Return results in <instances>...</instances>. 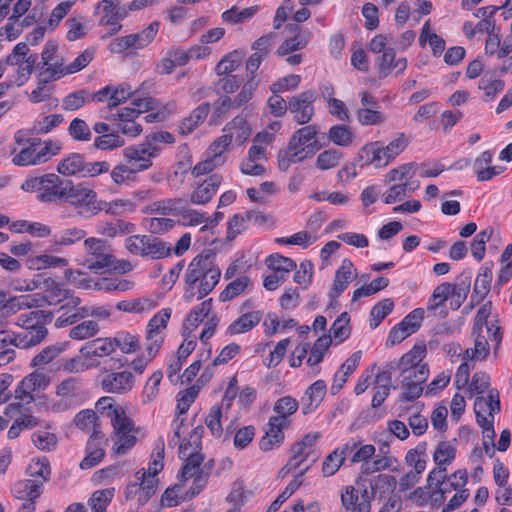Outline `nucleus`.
<instances>
[{
  "label": "nucleus",
  "mask_w": 512,
  "mask_h": 512,
  "mask_svg": "<svg viewBox=\"0 0 512 512\" xmlns=\"http://www.w3.org/2000/svg\"><path fill=\"white\" fill-rule=\"evenodd\" d=\"M357 447V443H353L352 446L349 443L343 445L342 447L336 448L332 453H330L322 464V472L324 476H332L334 475L341 465L343 464L346 454L350 449H354Z\"/></svg>",
  "instance_id": "obj_33"
},
{
  "label": "nucleus",
  "mask_w": 512,
  "mask_h": 512,
  "mask_svg": "<svg viewBox=\"0 0 512 512\" xmlns=\"http://www.w3.org/2000/svg\"><path fill=\"white\" fill-rule=\"evenodd\" d=\"M212 310V298L204 300L202 303L197 305L186 317L182 329L183 335L187 332L190 334L194 331L200 323L206 318Z\"/></svg>",
  "instance_id": "obj_32"
},
{
  "label": "nucleus",
  "mask_w": 512,
  "mask_h": 512,
  "mask_svg": "<svg viewBox=\"0 0 512 512\" xmlns=\"http://www.w3.org/2000/svg\"><path fill=\"white\" fill-rule=\"evenodd\" d=\"M349 323V314L347 312L341 313L330 328L331 338L333 337L338 343L345 341L350 335Z\"/></svg>",
  "instance_id": "obj_58"
},
{
  "label": "nucleus",
  "mask_w": 512,
  "mask_h": 512,
  "mask_svg": "<svg viewBox=\"0 0 512 512\" xmlns=\"http://www.w3.org/2000/svg\"><path fill=\"white\" fill-rule=\"evenodd\" d=\"M48 330L44 325H38L34 329L22 330L9 338V343L21 349H28L39 345L47 337Z\"/></svg>",
  "instance_id": "obj_25"
},
{
  "label": "nucleus",
  "mask_w": 512,
  "mask_h": 512,
  "mask_svg": "<svg viewBox=\"0 0 512 512\" xmlns=\"http://www.w3.org/2000/svg\"><path fill=\"white\" fill-rule=\"evenodd\" d=\"M175 137L168 131L153 132L145 136L144 140L135 145L123 149V158L129 161H137L146 167H151L154 158H157L162 151L163 144H172Z\"/></svg>",
  "instance_id": "obj_2"
},
{
  "label": "nucleus",
  "mask_w": 512,
  "mask_h": 512,
  "mask_svg": "<svg viewBox=\"0 0 512 512\" xmlns=\"http://www.w3.org/2000/svg\"><path fill=\"white\" fill-rule=\"evenodd\" d=\"M299 408L297 399L291 396L279 398L273 407V411L277 414L274 417H284L287 424H291L290 416L296 413Z\"/></svg>",
  "instance_id": "obj_49"
},
{
  "label": "nucleus",
  "mask_w": 512,
  "mask_h": 512,
  "mask_svg": "<svg viewBox=\"0 0 512 512\" xmlns=\"http://www.w3.org/2000/svg\"><path fill=\"white\" fill-rule=\"evenodd\" d=\"M27 265L30 269L42 270L51 267H65L68 265V261L62 257L43 254L28 258Z\"/></svg>",
  "instance_id": "obj_46"
},
{
  "label": "nucleus",
  "mask_w": 512,
  "mask_h": 512,
  "mask_svg": "<svg viewBox=\"0 0 512 512\" xmlns=\"http://www.w3.org/2000/svg\"><path fill=\"white\" fill-rule=\"evenodd\" d=\"M500 399L497 390H490L489 394L485 396H478L474 402V411L476 414V421L479 425V420L486 419L494 421V413L500 412Z\"/></svg>",
  "instance_id": "obj_21"
},
{
  "label": "nucleus",
  "mask_w": 512,
  "mask_h": 512,
  "mask_svg": "<svg viewBox=\"0 0 512 512\" xmlns=\"http://www.w3.org/2000/svg\"><path fill=\"white\" fill-rule=\"evenodd\" d=\"M343 153L337 149H328L321 152L316 160V167L320 170L332 169L340 163Z\"/></svg>",
  "instance_id": "obj_61"
},
{
  "label": "nucleus",
  "mask_w": 512,
  "mask_h": 512,
  "mask_svg": "<svg viewBox=\"0 0 512 512\" xmlns=\"http://www.w3.org/2000/svg\"><path fill=\"white\" fill-rule=\"evenodd\" d=\"M318 133L319 129L316 125L304 126L293 133L288 146L295 152H302L301 155L306 159L312 156L320 148L317 145L316 140L311 142L315 139Z\"/></svg>",
  "instance_id": "obj_15"
},
{
  "label": "nucleus",
  "mask_w": 512,
  "mask_h": 512,
  "mask_svg": "<svg viewBox=\"0 0 512 512\" xmlns=\"http://www.w3.org/2000/svg\"><path fill=\"white\" fill-rule=\"evenodd\" d=\"M493 262H485L479 269L473 288V298L481 302L488 295L493 279Z\"/></svg>",
  "instance_id": "obj_28"
},
{
  "label": "nucleus",
  "mask_w": 512,
  "mask_h": 512,
  "mask_svg": "<svg viewBox=\"0 0 512 512\" xmlns=\"http://www.w3.org/2000/svg\"><path fill=\"white\" fill-rule=\"evenodd\" d=\"M55 395L59 398L53 403L54 412H63L80 406L85 399L84 380L81 376H68L55 386Z\"/></svg>",
  "instance_id": "obj_6"
},
{
  "label": "nucleus",
  "mask_w": 512,
  "mask_h": 512,
  "mask_svg": "<svg viewBox=\"0 0 512 512\" xmlns=\"http://www.w3.org/2000/svg\"><path fill=\"white\" fill-rule=\"evenodd\" d=\"M56 170L66 177L94 178L108 173L110 163L108 161H87L81 153H70L62 158Z\"/></svg>",
  "instance_id": "obj_4"
},
{
  "label": "nucleus",
  "mask_w": 512,
  "mask_h": 512,
  "mask_svg": "<svg viewBox=\"0 0 512 512\" xmlns=\"http://www.w3.org/2000/svg\"><path fill=\"white\" fill-rule=\"evenodd\" d=\"M187 204V201L183 198H170L154 202L150 206L152 213H158L161 215H175L180 216L183 207Z\"/></svg>",
  "instance_id": "obj_42"
},
{
  "label": "nucleus",
  "mask_w": 512,
  "mask_h": 512,
  "mask_svg": "<svg viewBox=\"0 0 512 512\" xmlns=\"http://www.w3.org/2000/svg\"><path fill=\"white\" fill-rule=\"evenodd\" d=\"M86 234L81 228H66L53 236V243L58 246H69L84 239Z\"/></svg>",
  "instance_id": "obj_52"
},
{
  "label": "nucleus",
  "mask_w": 512,
  "mask_h": 512,
  "mask_svg": "<svg viewBox=\"0 0 512 512\" xmlns=\"http://www.w3.org/2000/svg\"><path fill=\"white\" fill-rule=\"evenodd\" d=\"M357 276L354 265L349 259H344L336 270L333 286L329 292V298H338Z\"/></svg>",
  "instance_id": "obj_22"
},
{
  "label": "nucleus",
  "mask_w": 512,
  "mask_h": 512,
  "mask_svg": "<svg viewBox=\"0 0 512 512\" xmlns=\"http://www.w3.org/2000/svg\"><path fill=\"white\" fill-rule=\"evenodd\" d=\"M222 180L223 178L219 174H213L208 177L191 193V203L196 205H205L210 202V200L216 194L219 186L221 185Z\"/></svg>",
  "instance_id": "obj_26"
},
{
  "label": "nucleus",
  "mask_w": 512,
  "mask_h": 512,
  "mask_svg": "<svg viewBox=\"0 0 512 512\" xmlns=\"http://www.w3.org/2000/svg\"><path fill=\"white\" fill-rule=\"evenodd\" d=\"M70 203L77 209H82L80 214L90 216L98 214L105 208L104 201L97 198V193L84 183L74 184L72 180H67V190L64 201Z\"/></svg>",
  "instance_id": "obj_7"
},
{
  "label": "nucleus",
  "mask_w": 512,
  "mask_h": 512,
  "mask_svg": "<svg viewBox=\"0 0 512 512\" xmlns=\"http://www.w3.org/2000/svg\"><path fill=\"white\" fill-rule=\"evenodd\" d=\"M262 319V312L252 311L241 315L233 321L227 328L226 333L229 335H236L250 331Z\"/></svg>",
  "instance_id": "obj_35"
},
{
  "label": "nucleus",
  "mask_w": 512,
  "mask_h": 512,
  "mask_svg": "<svg viewBox=\"0 0 512 512\" xmlns=\"http://www.w3.org/2000/svg\"><path fill=\"white\" fill-rule=\"evenodd\" d=\"M100 328L96 321L87 320L72 327L69 331V337L73 340H85L94 337Z\"/></svg>",
  "instance_id": "obj_55"
},
{
  "label": "nucleus",
  "mask_w": 512,
  "mask_h": 512,
  "mask_svg": "<svg viewBox=\"0 0 512 512\" xmlns=\"http://www.w3.org/2000/svg\"><path fill=\"white\" fill-rule=\"evenodd\" d=\"M135 230L133 223L117 219L113 222H102L97 226V232L103 236L114 238L118 235H127Z\"/></svg>",
  "instance_id": "obj_37"
},
{
  "label": "nucleus",
  "mask_w": 512,
  "mask_h": 512,
  "mask_svg": "<svg viewBox=\"0 0 512 512\" xmlns=\"http://www.w3.org/2000/svg\"><path fill=\"white\" fill-rule=\"evenodd\" d=\"M358 122L362 126H377L385 122L386 117L378 108H359L356 111Z\"/></svg>",
  "instance_id": "obj_57"
},
{
  "label": "nucleus",
  "mask_w": 512,
  "mask_h": 512,
  "mask_svg": "<svg viewBox=\"0 0 512 512\" xmlns=\"http://www.w3.org/2000/svg\"><path fill=\"white\" fill-rule=\"evenodd\" d=\"M394 302L390 298L377 302L370 312V327L375 329L393 310Z\"/></svg>",
  "instance_id": "obj_51"
},
{
  "label": "nucleus",
  "mask_w": 512,
  "mask_h": 512,
  "mask_svg": "<svg viewBox=\"0 0 512 512\" xmlns=\"http://www.w3.org/2000/svg\"><path fill=\"white\" fill-rule=\"evenodd\" d=\"M266 264L270 269L279 273H289L297 267L296 262L293 259L282 256L278 253L270 255L266 259Z\"/></svg>",
  "instance_id": "obj_64"
},
{
  "label": "nucleus",
  "mask_w": 512,
  "mask_h": 512,
  "mask_svg": "<svg viewBox=\"0 0 512 512\" xmlns=\"http://www.w3.org/2000/svg\"><path fill=\"white\" fill-rule=\"evenodd\" d=\"M259 11V6H251L239 10L237 6H232L230 9L222 13V19L224 22L235 25L243 23L251 19Z\"/></svg>",
  "instance_id": "obj_45"
},
{
  "label": "nucleus",
  "mask_w": 512,
  "mask_h": 512,
  "mask_svg": "<svg viewBox=\"0 0 512 512\" xmlns=\"http://www.w3.org/2000/svg\"><path fill=\"white\" fill-rule=\"evenodd\" d=\"M126 249L133 255L161 259L171 254V247L151 235H131L125 240Z\"/></svg>",
  "instance_id": "obj_10"
},
{
  "label": "nucleus",
  "mask_w": 512,
  "mask_h": 512,
  "mask_svg": "<svg viewBox=\"0 0 512 512\" xmlns=\"http://www.w3.org/2000/svg\"><path fill=\"white\" fill-rule=\"evenodd\" d=\"M52 320V313L43 310H34L25 314H21L17 318L16 324L22 328V330L34 329L38 325H46L47 322Z\"/></svg>",
  "instance_id": "obj_38"
},
{
  "label": "nucleus",
  "mask_w": 512,
  "mask_h": 512,
  "mask_svg": "<svg viewBox=\"0 0 512 512\" xmlns=\"http://www.w3.org/2000/svg\"><path fill=\"white\" fill-rule=\"evenodd\" d=\"M110 421L113 427L111 434V439L114 442L113 451L116 455H125L135 446L138 429L124 409L112 411Z\"/></svg>",
  "instance_id": "obj_5"
},
{
  "label": "nucleus",
  "mask_w": 512,
  "mask_h": 512,
  "mask_svg": "<svg viewBox=\"0 0 512 512\" xmlns=\"http://www.w3.org/2000/svg\"><path fill=\"white\" fill-rule=\"evenodd\" d=\"M104 434L99 430H94L90 436L86 451V457L80 462V468L83 470L90 469L97 465L105 456V450L102 447Z\"/></svg>",
  "instance_id": "obj_23"
},
{
  "label": "nucleus",
  "mask_w": 512,
  "mask_h": 512,
  "mask_svg": "<svg viewBox=\"0 0 512 512\" xmlns=\"http://www.w3.org/2000/svg\"><path fill=\"white\" fill-rule=\"evenodd\" d=\"M85 258L83 265L89 270L100 272L113 268L114 255L106 240L90 237L84 241Z\"/></svg>",
  "instance_id": "obj_8"
},
{
  "label": "nucleus",
  "mask_w": 512,
  "mask_h": 512,
  "mask_svg": "<svg viewBox=\"0 0 512 512\" xmlns=\"http://www.w3.org/2000/svg\"><path fill=\"white\" fill-rule=\"evenodd\" d=\"M244 53L240 50H233L222 57L215 67L217 75H230L236 71L242 63Z\"/></svg>",
  "instance_id": "obj_43"
},
{
  "label": "nucleus",
  "mask_w": 512,
  "mask_h": 512,
  "mask_svg": "<svg viewBox=\"0 0 512 512\" xmlns=\"http://www.w3.org/2000/svg\"><path fill=\"white\" fill-rule=\"evenodd\" d=\"M284 417H270L265 429V435L259 442L262 451H270L278 448L284 441L283 429L288 428Z\"/></svg>",
  "instance_id": "obj_16"
},
{
  "label": "nucleus",
  "mask_w": 512,
  "mask_h": 512,
  "mask_svg": "<svg viewBox=\"0 0 512 512\" xmlns=\"http://www.w3.org/2000/svg\"><path fill=\"white\" fill-rule=\"evenodd\" d=\"M60 150L61 143L56 140H46L43 146L40 142H33L15 154L12 163L16 166L40 165L49 161Z\"/></svg>",
  "instance_id": "obj_9"
},
{
  "label": "nucleus",
  "mask_w": 512,
  "mask_h": 512,
  "mask_svg": "<svg viewBox=\"0 0 512 512\" xmlns=\"http://www.w3.org/2000/svg\"><path fill=\"white\" fill-rule=\"evenodd\" d=\"M373 493L366 488L359 496L358 491L353 486H347L341 494V503L346 510L352 512H370Z\"/></svg>",
  "instance_id": "obj_18"
},
{
  "label": "nucleus",
  "mask_w": 512,
  "mask_h": 512,
  "mask_svg": "<svg viewBox=\"0 0 512 512\" xmlns=\"http://www.w3.org/2000/svg\"><path fill=\"white\" fill-rule=\"evenodd\" d=\"M43 491V482L33 479H25L18 481L12 488L13 495L25 502H34Z\"/></svg>",
  "instance_id": "obj_30"
},
{
  "label": "nucleus",
  "mask_w": 512,
  "mask_h": 512,
  "mask_svg": "<svg viewBox=\"0 0 512 512\" xmlns=\"http://www.w3.org/2000/svg\"><path fill=\"white\" fill-rule=\"evenodd\" d=\"M134 377L129 371L112 372L101 381L102 389L107 393L121 394L133 387Z\"/></svg>",
  "instance_id": "obj_24"
},
{
  "label": "nucleus",
  "mask_w": 512,
  "mask_h": 512,
  "mask_svg": "<svg viewBox=\"0 0 512 512\" xmlns=\"http://www.w3.org/2000/svg\"><path fill=\"white\" fill-rule=\"evenodd\" d=\"M115 351L112 337L96 338L80 348L79 353L87 360L109 357Z\"/></svg>",
  "instance_id": "obj_27"
},
{
  "label": "nucleus",
  "mask_w": 512,
  "mask_h": 512,
  "mask_svg": "<svg viewBox=\"0 0 512 512\" xmlns=\"http://www.w3.org/2000/svg\"><path fill=\"white\" fill-rule=\"evenodd\" d=\"M327 392V385L324 380H317L312 383L302 398L303 413L306 415L316 409L323 401Z\"/></svg>",
  "instance_id": "obj_29"
},
{
  "label": "nucleus",
  "mask_w": 512,
  "mask_h": 512,
  "mask_svg": "<svg viewBox=\"0 0 512 512\" xmlns=\"http://www.w3.org/2000/svg\"><path fill=\"white\" fill-rule=\"evenodd\" d=\"M19 289L26 291L42 289L44 292H46L48 295L43 296L41 299H36L33 297L32 301L37 307L42 306V302L52 305L69 298L68 291L63 290L58 282L50 277L44 278L41 275H38L37 279L31 280L26 284L25 287H19Z\"/></svg>",
  "instance_id": "obj_11"
},
{
  "label": "nucleus",
  "mask_w": 512,
  "mask_h": 512,
  "mask_svg": "<svg viewBox=\"0 0 512 512\" xmlns=\"http://www.w3.org/2000/svg\"><path fill=\"white\" fill-rule=\"evenodd\" d=\"M415 190L416 187H411L410 182L394 184L383 194V201L386 204H394L406 198L408 196V192H413Z\"/></svg>",
  "instance_id": "obj_56"
},
{
  "label": "nucleus",
  "mask_w": 512,
  "mask_h": 512,
  "mask_svg": "<svg viewBox=\"0 0 512 512\" xmlns=\"http://www.w3.org/2000/svg\"><path fill=\"white\" fill-rule=\"evenodd\" d=\"M389 163V160L386 159L384 144L381 141L365 144L357 155V164L360 167L373 165L375 168H383Z\"/></svg>",
  "instance_id": "obj_17"
},
{
  "label": "nucleus",
  "mask_w": 512,
  "mask_h": 512,
  "mask_svg": "<svg viewBox=\"0 0 512 512\" xmlns=\"http://www.w3.org/2000/svg\"><path fill=\"white\" fill-rule=\"evenodd\" d=\"M250 284V279L247 276L236 278L229 283L226 288L220 293L219 300L226 302L234 299L244 292L245 288Z\"/></svg>",
  "instance_id": "obj_59"
},
{
  "label": "nucleus",
  "mask_w": 512,
  "mask_h": 512,
  "mask_svg": "<svg viewBox=\"0 0 512 512\" xmlns=\"http://www.w3.org/2000/svg\"><path fill=\"white\" fill-rule=\"evenodd\" d=\"M249 218L247 211L234 214L228 221L227 239L233 240L248 227Z\"/></svg>",
  "instance_id": "obj_63"
},
{
  "label": "nucleus",
  "mask_w": 512,
  "mask_h": 512,
  "mask_svg": "<svg viewBox=\"0 0 512 512\" xmlns=\"http://www.w3.org/2000/svg\"><path fill=\"white\" fill-rule=\"evenodd\" d=\"M179 454L182 458H185V463L177 475L180 482H186L194 475L206 471L205 469H201L204 456L200 451L189 450L188 445H180Z\"/></svg>",
  "instance_id": "obj_19"
},
{
  "label": "nucleus",
  "mask_w": 512,
  "mask_h": 512,
  "mask_svg": "<svg viewBox=\"0 0 512 512\" xmlns=\"http://www.w3.org/2000/svg\"><path fill=\"white\" fill-rule=\"evenodd\" d=\"M210 104L208 102L202 103L194 108L190 115L184 118L180 124V132L184 135L193 132L200 124L207 118L210 112Z\"/></svg>",
  "instance_id": "obj_34"
},
{
  "label": "nucleus",
  "mask_w": 512,
  "mask_h": 512,
  "mask_svg": "<svg viewBox=\"0 0 512 512\" xmlns=\"http://www.w3.org/2000/svg\"><path fill=\"white\" fill-rule=\"evenodd\" d=\"M26 192H37L36 199L41 203L63 202L67 190V180L55 173L27 178L21 185Z\"/></svg>",
  "instance_id": "obj_3"
},
{
  "label": "nucleus",
  "mask_w": 512,
  "mask_h": 512,
  "mask_svg": "<svg viewBox=\"0 0 512 512\" xmlns=\"http://www.w3.org/2000/svg\"><path fill=\"white\" fill-rule=\"evenodd\" d=\"M160 28L159 21L151 22L148 27L144 28L138 33L131 34L135 49H143L148 46L156 37Z\"/></svg>",
  "instance_id": "obj_54"
},
{
  "label": "nucleus",
  "mask_w": 512,
  "mask_h": 512,
  "mask_svg": "<svg viewBox=\"0 0 512 512\" xmlns=\"http://www.w3.org/2000/svg\"><path fill=\"white\" fill-rule=\"evenodd\" d=\"M428 375V365H423L415 373L403 376L402 387L404 392L401 398L408 402L419 398L423 392L422 384L427 380Z\"/></svg>",
  "instance_id": "obj_20"
},
{
  "label": "nucleus",
  "mask_w": 512,
  "mask_h": 512,
  "mask_svg": "<svg viewBox=\"0 0 512 512\" xmlns=\"http://www.w3.org/2000/svg\"><path fill=\"white\" fill-rule=\"evenodd\" d=\"M87 360L80 355L71 358H63L59 361L58 370L66 374H79L87 371L91 367H97L101 364L100 361H93L87 363Z\"/></svg>",
  "instance_id": "obj_36"
},
{
  "label": "nucleus",
  "mask_w": 512,
  "mask_h": 512,
  "mask_svg": "<svg viewBox=\"0 0 512 512\" xmlns=\"http://www.w3.org/2000/svg\"><path fill=\"white\" fill-rule=\"evenodd\" d=\"M68 343H55L43 348L31 361L32 367H42L51 363L54 359L60 356L66 349Z\"/></svg>",
  "instance_id": "obj_39"
},
{
  "label": "nucleus",
  "mask_w": 512,
  "mask_h": 512,
  "mask_svg": "<svg viewBox=\"0 0 512 512\" xmlns=\"http://www.w3.org/2000/svg\"><path fill=\"white\" fill-rule=\"evenodd\" d=\"M426 355V347L424 345H414L411 350L405 353L400 358L402 366V376L415 373L421 366L426 365L421 363Z\"/></svg>",
  "instance_id": "obj_31"
},
{
  "label": "nucleus",
  "mask_w": 512,
  "mask_h": 512,
  "mask_svg": "<svg viewBox=\"0 0 512 512\" xmlns=\"http://www.w3.org/2000/svg\"><path fill=\"white\" fill-rule=\"evenodd\" d=\"M135 477L139 481L142 491V494L138 497V503L143 505L155 494L158 479L153 477V475L148 476L144 469L136 472Z\"/></svg>",
  "instance_id": "obj_44"
},
{
  "label": "nucleus",
  "mask_w": 512,
  "mask_h": 512,
  "mask_svg": "<svg viewBox=\"0 0 512 512\" xmlns=\"http://www.w3.org/2000/svg\"><path fill=\"white\" fill-rule=\"evenodd\" d=\"M115 349L119 348L124 354H131L139 348V337L127 331H120L112 337Z\"/></svg>",
  "instance_id": "obj_47"
},
{
  "label": "nucleus",
  "mask_w": 512,
  "mask_h": 512,
  "mask_svg": "<svg viewBox=\"0 0 512 512\" xmlns=\"http://www.w3.org/2000/svg\"><path fill=\"white\" fill-rule=\"evenodd\" d=\"M316 100L317 93L314 90H306L289 98V112L298 125L310 122L315 114Z\"/></svg>",
  "instance_id": "obj_12"
},
{
  "label": "nucleus",
  "mask_w": 512,
  "mask_h": 512,
  "mask_svg": "<svg viewBox=\"0 0 512 512\" xmlns=\"http://www.w3.org/2000/svg\"><path fill=\"white\" fill-rule=\"evenodd\" d=\"M473 335L475 340L474 347H472V354L473 356H476L477 360L479 361L485 360L489 355V341L492 342L495 353L497 352L502 341V333L500 332V328L494 324H491V326L486 325V329L480 328L477 331L473 329Z\"/></svg>",
  "instance_id": "obj_14"
},
{
  "label": "nucleus",
  "mask_w": 512,
  "mask_h": 512,
  "mask_svg": "<svg viewBox=\"0 0 512 512\" xmlns=\"http://www.w3.org/2000/svg\"><path fill=\"white\" fill-rule=\"evenodd\" d=\"M310 466L301 469L294 479L286 486V488L278 495V497L270 504L266 512H277L280 506L302 485V477L309 470Z\"/></svg>",
  "instance_id": "obj_40"
},
{
  "label": "nucleus",
  "mask_w": 512,
  "mask_h": 512,
  "mask_svg": "<svg viewBox=\"0 0 512 512\" xmlns=\"http://www.w3.org/2000/svg\"><path fill=\"white\" fill-rule=\"evenodd\" d=\"M214 260V253L205 250L189 263L184 277L183 298L186 302L201 300L214 290L221 277V270Z\"/></svg>",
  "instance_id": "obj_1"
},
{
  "label": "nucleus",
  "mask_w": 512,
  "mask_h": 512,
  "mask_svg": "<svg viewBox=\"0 0 512 512\" xmlns=\"http://www.w3.org/2000/svg\"><path fill=\"white\" fill-rule=\"evenodd\" d=\"M328 138L337 146L347 147L353 142L354 134L348 126L337 124L330 127Z\"/></svg>",
  "instance_id": "obj_50"
},
{
  "label": "nucleus",
  "mask_w": 512,
  "mask_h": 512,
  "mask_svg": "<svg viewBox=\"0 0 512 512\" xmlns=\"http://www.w3.org/2000/svg\"><path fill=\"white\" fill-rule=\"evenodd\" d=\"M67 69L68 65L65 64V59L57 54L53 61L40 70V73L44 82H51L68 75Z\"/></svg>",
  "instance_id": "obj_41"
},
{
  "label": "nucleus",
  "mask_w": 512,
  "mask_h": 512,
  "mask_svg": "<svg viewBox=\"0 0 512 512\" xmlns=\"http://www.w3.org/2000/svg\"><path fill=\"white\" fill-rule=\"evenodd\" d=\"M114 496V489H103L95 491L90 500L92 512H106L108 504Z\"/></svg>",
  "instance_id": "obj_62"
},
{
  "label": "nucleus",
  "mask_w": 512,
  "mask_h": 512,
  "mask_svg": "<svg viewBox=\"0 0 512 512\" xmlns=\"http://www.w3.org/2000/svg\"><path fill=\"white\" fill-rule=\"evenodd\" d=\"M332 344L331 335L324 334L320 336L314 343L311 353L307 359L309 366H314L322 362L326 351Z\"/></svg>",
  "instance_id": "obj_53"
},
{
  "label": "nucleus",
  "mask_w": 512,
  "mask_h": 512,
  "mask_svg": "<svg viewBox=\"0 0 512 512\" xmlns=\"http://www.w3.org/2000/svg\"><path fill=\"white\" fill-rule=\"evenodd\" d=\"M417 167L418 165L416 163L410 162L391 169L385 175V183L409 182V180L415 175Z\"/></svg>",
  "instance_id": "obj_48"
},
{
  "label": "nucleus",
  "mask_w": 512,
  "mask_h": 512,
  "mask_svg": "<svg viewBox=\"0 0 512 512\" xmlns=\"http://www.w3.org/2000/svg\"><path fill=\"white\" fill-rule=\"evenodd\" d=\"M21 381L25 388H29L34 393L45 390L49 386L51 378L44 372L34 371L25 376Z\"/></svg>",
  "instance_id": "obj_60"
},
{
  "label": "nucleus",
  "mask_w": 512,
  "mask_h": 512,
  "mask_svg": "<svg viewBox=\"0 0 512 512\" xmlns=\"http://www.w3.org/2000/svg\"><path fill=\"white\" fill-rule=\"evenodd\" d=\"M171 317V309L165 308L155 314L147 325L146 352L156 355L164 342L163 331Z\"/></svg>",
  "instance_id": "obj_13"
}]
</instances>
